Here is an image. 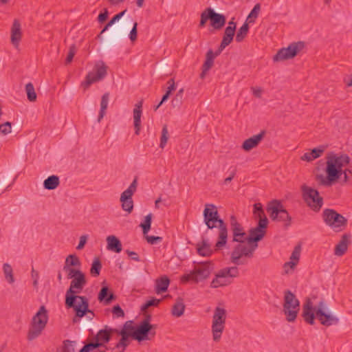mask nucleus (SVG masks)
Listing matches in <instances>:
<instances>
[{
    "label": "nucleus",
    "instance_id": "12",
    "mask_svg": "<svg viewBox=\"0 0 352 352\" xmlns=\"http://www.w3.org/2000/svg\"><path fill=\"white\" fill-rule=\"evenodd\" d=\"M301 190L306 204L314 211H319L322 206L323 199L319 195L318 191L306 185L301 186Z\"/></svg>",
    "mask_w": 352,
    "mask_h": 352
},
{
    "label": "nucleus",
    "instance_id": "24",
    "mask_svg": "<svg viewBox=\"0 0 352 352\" xmlns=\"http://www.w3.org/2000/svg\"><path fill=\"white\" fill-rule=\"evenodd\" d=\"M265 135V131H261L258 134L254 135L245 140L242 144V148L245 151H250L256 147L263 139Z\"/></svg>",
    "mask_w": 352,
    "mask_h": 352
},
{
    "label": "nucleus",
    "instance_id": "25",
    "mask_svg": "<svg viewBox=\"0 0 352 352\" xmlns=\"http://www.w3.org/2000/svg\"><path fill=\"white\" fill-rule=\"evenodd\" d=\"M22 32L21 23L18 19H14L11 28V43L15 47H18L21 40Z\"/></svg>",
    "mask_w": 352,
    "mask_h": 352
},
{
    "label": "nucleus",
    "instance_id": "13",
    "mask_svg": "<svg viewBox=\"0 0 352 352\" xmlns=\"http://www.w3.org/2000/svg\"><path fill=\"white\" fill-rule=\"evenodd\" d=\"M267 211L273 221L285 222L286 226L290 224L291 217L279 201H271L267 206Z\"/></svg>",
    "mask_w": 352,
    "mask_h": 352
},
{
    "label": "nucleus",
    "instance_id": "49",
    "mask_svg": "<svg viewBox=\"0 0 352 352\" xmlns=\"http://www.w3.org/2000/svg\"><path fill=\"white\" fill-rule=\"evenodd\" d=\"M254 214L256 218L258 219V220L262 219L263 218H267L263 210L262 205L260 203H257L254 205Z\"/></svg>",
    "mask_w": 352,
    "mask_h": 352
},
{
    "label": "nucleus",
    "instance_id": "42",
    "mask_svg": "<svg viewBox=\"0 0 352 352\" xmlns=\"http://www.w3.org/2000/svg\"><path fill=\"white\" fill-rule=\"evenodd\" d=\"M3 270L6 280L10 284L13 283L14 282V278L12 266L8 263H4Z\"/></svg>",
    "mask_w": 352,
    "mask_h": 352
},
{
    "label": "nucleus",
    "instance_id": "63",
    "mask_svg": "<svg viewBox=\"0 0 352 352\" xmlns=\"http://www.w3.org/2000/svg\"><path fill=\"white\" fill-rule=\"evenodd\" d=\"M235 173H236L235 170L232 171V173L230 174V175L225 179L224 183L228 184V183L230 182L232 180V179L234 178Z\"/></svg>",
    "mask_w": 352,
    "mask_h": 352
},
{
    "label": "nucleus",
    "instance_id": "39",
    "mask_svg": "<svg viewBox=\"0 0 352 352\" xmlns=\"http://www.w3.org/2000/svg\"><path fill=\"white\" fill-rule=\"evenodd\" d=\"M118 335L121 336V338L116 344L113 350H116V352H124L126 348L129 345L131 342L130 338H131L122 334Z\"/></svg>",
    "mask_w": 352,
    "mask_h": 352
},
{
    "label": "nucleus",
    "instance_id": "32",
    "mask_svg": "<svg viewBox=\"0 0 352 352\" xmlns=\"http://www.w3.org/2000/svg\"><path fill=\"white\" fill-rule=\"evenodd\" d=\"M107 249L116 253H120L122 251V243L120 241L113 235H110L107 237Z\"/></svg>",
    "mask_w": 352,
    "mask_h": 352
},
{
    "label": "nucleus",
    "instance_id": "20",
    "mask_svg": "<svg viewBox=\"0 0 352 352\" xmlns=\"http://www.w3.org/2000/svg\"><path fill=\"white\" fill-rule=\"evenodd\" d=\"M137 188V179H135L130 184L129 188L125 190L120 195V202L122 203V208L123 210L131 213L133 209V201L132 196Z\"/></svg>",
    "mask_w": 352,
    "mask_h": 352
},
{
    "label": "nucleus",
    "instance_id": "9",
    "mask_svg": "<svg viewBox=\"0 0 352 352\" xmlns=\"http://www.w3.org/2000/svg\"><path fill=\"white\" fill-rule=\"evenodd\" d=\"M208 20L210 21V25L217 30H221L226 22V18L223 14L217 13L211 8H208L201 12L199 27H204Z\"/></svg>",
    "mask_w": 352,
    "mask_h": 352
},
{
    "label": "nucleus",
    "instance_id": "50",
    "mask_svg": "<svg viewBox=\"0 0 352 352\" xmlns=\"http://www.w3.org/2000/svg\"><path fill=\"white\" fill-rule=\"evenodd\" d=\"M161 300L155 298L147 300L144 305H142L141 310L145 311L150 307H157Z\"/></svg>",
    "mask_w": 352,
    "mask_h": 352
},
{
    "label": "nucleus",
    "instance_id": "35",
    "mask_svg": "<svg viewBox=\"0 0 352 352\" xmlns=\"http://www.w3.org/2000/svg\"><path fill=\"white\" fill-rule=\"evenodd\" d=\"M197 252L203 256H210L213 253V250L210 244L205 239L197 245Z\"/></svg>",
    "mask_w": 352,
    "mask_h": 352
},
{
    "label": "nucleus",
    "instance_id": "15",
    "mask_svg": "<svg viewBox=\"0 0 352 352\" xmlns=\"http://www.w3.org/2000/svg\"><path fill=\"white\" fill-rule=\"evenodd\" d=\"M325 223L336 231H340L345 226L346 219L333 209H325L322 212Z\"/></svg>",
    "mask_w": 352,
    "mask_h": 352
},
{
    "label": "nucleus",
    "instance_id": "8",
    "mask_svg": "<svg viewBox=\"0 0 352 352\" xmlns=\"http://www.w3.org/2000/svg\"><path fill=\"white\" fill-rule=\"evenodd\" d=\"M239 276V270L236 266L226 267L219 270L210 283L212 288L225 287L230 285L233 279Z\"/></svg>",
    "mask_w": 352,
    "mask_h": 352
},
{
    "label": "nucleus",
    "instance_id": "47",
    "mask_svg": "<svg viewBox=\"0 0 352 352\" xmlns=\"http://www.w3.org/2000/svg\"><path fill=\"white\" fill-rule=\"evenodd\" d=\"M152 221V214L150 213L145 217L144 221L140 224V227L142 228L144 234L148 233L151 229V225Z\"/></svg>",
    "mask_w": 352,
    "mask_h": 352
},
{
    "label": "nucleus",
    "instance_id": "51",
    "mask_svg": "<svg viewBox=\"0 0 352 352\" xmlns=\"http://www.w3.org/2000/svg\"><path fill=\"white\" fill-rule=\"evenodd\" d=\"M12 131V124L10 122H6L0 125V134L6 135Z\"/></svg>",
    "mask_w": 352,
    "mask_h": 352
},
{
    "label": "nucleus",
    "instance_id": "48",
    "mask_svg": "<svg viewBox=\"0 0 352 352\" xmlns=\"http://www.w3.org/2000/svg\"><path fill=\"white\" fill-rule=\"evenodd\" d=\"M126 10H124V11L116 14L107 23V25L104 26V28H103V30L101 31L100 32V34H102V33H104L106 30H108V28L109 27H111V25H113L116 21H119L124 14V13L126 12Z\"/></svg>",
    "mask_w": 352,
    "mask_h": 352
},
{
    "label": "nucleus",
    "instance_id": "31",
    "mask_svg": "<svg viewBox=\"0 0 352 352\" xmlns=\"http://www.w3.org/2000/svg\"><path fill=\"white\" fill-rule=\"evenodd\" d=\"M170 284V279L166 276H162L155 280V291L157 294L167 291Z\"/></svg>",
    "mask_w": 352,
    "mask_h": 352
},
{
    "label": "nucleus",
    "instance_id": "45",
    "mask_svg": "<svg viewBox=\"0 0 352 352\" xmlns=\"http://www.w3.org/2000/svg\"><path fill=\"white\" fill-rule=\"evenodd\" d=\"M260 10H261L260 4L259 3L256 4L247 18V21H248V23H254L255 19L258 17Z\"/></svg>",
    "mask_w": 352,
    "mask_h": 352
},
{
    "label": "nucleus",
    "instance_id": "53",
    "mask_svg": "<svg viewBox=\"0 0 352 352\" xmlns=\"http://www.w3.org/2000/svg\"><path fill=\"white\" fill-rule=\"evenodd\" d=\"M76 52V46L74 45H71L69 47V52H68V54H67V58L65 60L66 64H69L72 61Z\"/></svg>",
    "mask_w": 352,
    "mask_h": 352
},
{
    "label": "nucleus",
    "instance_id": "1",
    "mask_svg": "<svg viewBox=\"0 0 352 352\" xmlns=\"http://www.w3.org/2000/svg\"><path fill=\"white\" fill-rule=\"evenodd\" d=\"M268 224L267 218L258 220L256 228L250 229L248 235V241L246 244H237L232 250L230 254V261L236 265H246L245 258H252L255 250L258 248L259 241L262 240L266 233Z\"/></svg>",
    "mask_w": 352,
    "mask_h": 352
},
{
    "label": "nucleus",
    "instance_id": "2",
    "mask_svg": "<svg viewBox=\"0 0 352 352\" xmlns=\"http://www.w3.org/2000/svg\"><path fill=\"white\" fill-rule=\"evenodd\" d=\"M350 162V158L346 155H338L336 154H331L328 156L326 166L327 177L324 178L320 175V183L324 186H331L332 183L337 181L340 176L344 174V181L348 180V176L346 171H349L346 169L342 170V168L346 166Z\"/></svg>",
    "mask_w": 352,
    "mask_h": 352
},
{
    "label": "nucleus",
    "instance_id": "61",
    "mask_svg": "<svg viewBox=\"0 0 352 352\" xmlns=\"http://www.w3.org/2000/svg\"><path fill=\"white\" fill-rule=\"evenodd\" d=\"M108 17V11L107 9L104 10V12L102 13H100L98 15V20L100 23L104 22Z\"/></svg>",
    "mask_w": 352,
    "mask_h": 352
},
{
    "label": "nucleus",
    "instance_id": "57",
    "mask_svg": "<svg viewBox=\"0 0 352 352\" xmlns=\"http://www.w3.org/2000/svg\"><path fill=\"white\" fill-rule=\"evenodd\" d=\"M137 26L138 23L135 22L133 24V27L132 28V30H131L129 34V38L132 42L136 41L137 39Z\"/></svg>",
    "mask_w": 352,
    "mask_h": 352
},
{
    "label": "nucleus",
    "instance_id": "56",
    "mask_svg": "<svg viewBox=\"0 0 352 352\" xmlns=\"http://www.w3.org/2000/svg\"><path fill=\"white\" fill-rule=\"evenodd\" d=\"M146 239L148 243L153 245L157 243L158 242H161L162 238L160 236H146Z\"/></svg>",
    "mask_w": 352,
    "mask_h": 352
},
{
    "label": "nucleus",
    "instance_id": "18",
    "mask_svg": "<svg viewBox=\"0 0 352 352\" xmlns=\"http://www.w3.org/2000/svg\"><path fill=\"white\" fill-rule=\"evenodd\" d=\"M230 228L231 231L232 242L238 244L248 243V234L244 230L242 225L237 221L234 216H231L230 219Z\"/></svg>",
    "mask_w": 352,
    "mask_h": 352
},
{
    "label": "nucleus",
    "instance_id": "36",
    "mask_svg": "<svg viewBox=\"0 0 352 352\" xmlns=\"http://www.w3.org/2000/svg\"><path fill=\"white\" fill-rule=\"evenodd\" d=\"M324 148L323 147H318L312 149L309 152H307L301 156L300 159L306 162H311L315 159L321 156L323 153Z\"/></svg>",
    "mask_w": 352,
    "mask_h": 352
},
{
    "label": "nucleus",
    "instance_id": "58",
    "mask_svg": "<svg viewBox=\"0 0 352 352\" xmlns=\"http://www.w3.org/2000/svg\"><path fill=\"white\" fill-rule=\"evenodd\" d=\"M251 90L252 91V94L253 95L258 98H261V96H262V94H263V89L261 87H251Z\"/></svg>",
    "mask_w": 352,
    "mask_h": 352
},
{
    "label": "nucleus",
    "instance_id": "14",
    "mask_svg": "<svg viewBox=\"0 0 352 352\" xmlns=\"http://www.w3.org/2000/svg\"><path fill=\"white\" fill-rule=\"evenodd\" d=\"M305 47V43L302 41L294 42L287 47L280 49L274 56V62L283 61L295 57Z\"/></svg>",
    "mask_w": 352,
    "mask_h": 352
},
{
    "label": "nucleus",
    "instance_id": "33",
    "mask_svg": "<svg viewBox=\"0 0 352 352\" xmlns=\"http://www.w3.org/2000/svg\"><path fill=\"white\" fill-rule=\"evenodd\" d=\"M98 298L100 302H103L104 305H108L116 299V296L113 293L109 294V288L105 286L101 288Z\"/></svg>",
    "mask_w": 352,
    "mask_h": 352
},
{
    "label": "nucleus",
    "instance_id": "59",
    "mask_svg": "<svg viewBox=\"0 0 352 352\" xmlns=\"http://www.w3.org/2000/svg\"><path fill=\"white\" fill-rule=\"evenodd\" d=\"M87 235L81 236L80 237V241H79L78 245L76 247V249L77 250H82L84 248L85 243H87Z\"/></svg>",
    "mask_w": 352,
    "mask_h": 352
},
{
    "label": "nucleus",
    "instance_id": "62",
    "mask_svg": "<svg viewBox=\"0 0 352 352\" xmlns=\"http://www.w3.org/2000/svg\"><path fill=\"white\" fill-rule=\"evenodd\" d=\"M171 103L173 107H179L182 103V100L178 98L174 97L171 101Z\"/></svg>",
    "mask_w": 352,
    "mask_h": 352
},
{
    "label": "nucleus",
    "instance_id": "40",
    "mask_svg": "<svg viewBox=\"0 0 352 352\" xmlns=\"http://www.w3.org/2000/svg\"><path fill=\"white\" fill-rule=\"evenodd\" d=\"M60 184L59 177L56 175H51L44 180L43 186L47 190H54Z\"/></svg>",
    "mask_w": 352,
    "mask_h": 352
},
{
    "label": "nucleus",
    "instance_id": "41",
    "mask_svg": "<svg viewBox=\"0 0 352 352\" xmlns=\"http://www.w3.org/2000/svg\"><path fill=\"white\" fill-rule=\"evenodd\" d=\"M249 31V25L248 23L245 22L243 25L236 32L235 40L237 43L242 42L244 38L247 36Z\"/></svg>",
    "mask_w": 352,
    "mask_h": 352
},
{
    "label": "nucleus",
    "instance_id": "7",
    "mask_svg": "<svg viewBox=\"0 0 352 352\" xmlns=\"http://www.w3.org/2000/svg\"><path fill=\"white\" fill-rule=\"evenodd\" d=\"M227 313L224 308L217 307L212 317L211 333L212 340L219 342L226 328Z\"/></svg>",
    "mask_w": 352,
    "mask_h": 352
},
{
    "label": "nucleus",
    "instance_id": "30",
    "mask_svg": "<svg viewBox=\"0 0 352 352\" xmlns=\"http://www.w3.org/2000/svg\"><path fill=\"white\" fill-rule=\"evenodd\" d=\"M216 52L214 53L212 50H209L206 53V60L202 65V72L200 74L201 78H204L206 73L210 69L214 63V59L216 56Z\"/></svg>",
    "mask_w": 352,
    "mask_h": 352
},
{
    "label": "nucleus",
    "instance_id": "6",
    "mask_svg": "<svg viewBox=\"0 0 352 352\" xmlns=\"http://www.w3.org/2000/svg\"><path fill=\"white\" fill-rule=\"evenodd\" d=\"M65 306L67 308H73L76 317L73 319L74 322L78 320L76 318H81L87 314L94 315V312L89 309V301L85 296L78 295H71L65 296Z\"/></svg>",
    "mask_w": 352,
    "mask_h": 352
},
{
    "label": "nucleus",
    "instance_id": "64",
    "mask_svg": "<svg viewBox=\"0 0 352 352\" xmlns=\"http://www.w3.org/2000/svg\"><path fill=\"white\" fill-rule=\"evenodd\" d=\"M184 88H181L176 94V95L175 96V97L176 98H179L180 100H182L183 99V94H184Z\"/></svg>",
    "mask_w": 352,
    "mask_h": 352
},
{
    "label": "nucleus",
    "instance_id": "22",
    "mask_svg": "<svg viewBox=\"0 0 352 352\" xmlns=\"http://www.w3.org/2000/svg\"><path fill=\"white\" fill-rule=\"evenodd\" d=\"M300 256V246H296L294 249V250L290 256L289 261L286 262L283 265L284 273L285 274H292L294 271L296 265H298V263L299 262Z\"/></svg>",
    "mask_w": 352,
    "mask_h": 352
},
{
    "label": "nucleus",
    "instance_id": "16",
    "mask_svg": "<svg viewBox=\"0 0 352 352\" xmlns=\"http://www.w3.org/2000/svg\"><path fill=\"white\" fill-rule=\"evenodd\" d=\"M210 266L211 264L209 263H202L195 267L190 273L183 275L181 280L183 283H186L190 280L198 283L206 279L210 274Z\"/></svg>",
    "mask_w": 352,
    "mask_h": 352
},
{
    "label": "nucleus",
    "instance_id": "26",
    "mask_svg": "<svg viewBox=\"0 0 352 352\" xmlns=\"http://www.w3.org/2000/svg\"><path fill=\"white\" fill-rule=\"evenodd\" d=\"M234 34L235 32L231 27L226 28L221 44L216 52V55H219L221 52L232 43Z\"/></svg>",
    "mask_w": 352,
    "mask_h": 352
},
{
    "label": "nucleus",
    "instance_id": "52",
    "mask_svg": "<svg viewBox=\"0 0 352 352\" xmlns=\"http://www.w3.org/2000/svg\"><path fill=\"white\" fill-rule=\"evenodd\" d=\"M113 315L116 318L124 317V312L119 305H115L111 310Z\"/></svg>",
    "mask_w": 352,
    "mask_h": 352
},
{
    "label": "nucleus",
    "instance_id": "37",
    "mask_svg": "<svg viewBox=\"0 0 352 352\" xmlns=\"http://www.w3.org/2000/svg\"><path fill=\"white\" fill-rule=\"evenodd\" d=\"M185 305L183 302V299L177 298L175 303L173 305L171 310V314L173 316L179 318L182 316L185 310Z\"/></svg>",
    "mask_w": 352,
    "mask_h": 352
},
{
    "label": "nucleus",
    "instance_id": "44",
    "mask_svg": "<svg viewBox=\"0 0 352 352\" xmlns=\"http://www.w3.org/2000/svg\"><path fill=\"white\" fill-rule=\"evenodd\" d=\"M25 91L27 93L28 99L30 102H34L36 100V94L35 92L34 85L32 82H28L25 85Z\"/></svg>",
    "mask_w": 352,
    "mask_h": 352
},
{
    "label": "nucleus",
    "instance_id": "11",
    "mask_svg": "<svg viewBox=\"0 0 352 352\" xmlns=\"http://www.w3.org/2000/svg\"><path fill=\"white\" fill-rule=\"evenodd\" d=\"M67 278L72 279V281L65 296L80 294L87 285L85 274L80 270L70 272L67 274Z\"/></svg>",
    "mask_w": 352,
    "mask_h": 352
},
{
    "label": "nucleus",
    "instance_id": "38",
    "mask_svg": "<svg viewBox=\"0 0 352 352\" xmlns=\"http://www.w3.org/2000/svg\"><path fill=\"white\" fill-rule=\"evenodd\" d=\"M109 99V93L104 94L101 98L100 110L99 111V114H98V122H100V121L102 120V119L104 118V116L106 114V110L108 107Z\"/></svg>",
    "mask_w": 352,
    "mask_h": 352
},
{
    "label": "nucleus",
    "instance_id": "54",
    "mask_svg": "<svg viewBox=\"0 0 352 352\" xmlns=\"http://www.w3.org/2000/svg\"><path fill=\"white\" fill-rule=\"evenodd\" d=\"M63 352H74V342L66 340L64 342Z\"/></svg>",
    "mask_w": 352,
    "mask_h": 352
},
{
    "label": "nucleus",
    "instance_id": "17",
    "mask_svg": "<svg viewBox=\"0 0 352 352\" xmlns=\"http://www.w3.org/2000/svg\"><path fill=\"white\" fill-rule=\"evenodd\" d=\"M107 66L103 61L97 62L94 65L93 71L87 74L85 80L82 82L81 85L85 89H87L91 84L104 79L107 74Z\"/></svg>",
    "mask_w": 352,
    "mask_h": 352
},
{
    "label": "nucleus",
    "instance_id": "19",
    "mask_svg": "<svg viewBox=\"0 0 352 352\" xmlns=\"http://www.w3.org/2000/svg\"><path fill=\"white\" fill-rule=\"evenodd\" d=\"M156 324H148L146 322H141L136 327L135 340L142 342L152 340L156 334Z\"/></svg>",
    "mask_w": 352,
    "mask_h": 352
},
{
    "label": "nucleus",
    "instance_id": "60",
    "mask_svg": "<svg viewBox=\"0 0 352 352\" xmlns=\"http://www.w3.org/2000/svg\"><path fill=\"white\" fill-rule=\"evenodd\" d=\"M126 253L128 254L129 256L131 258L132 260L135 261H140V257L136 252L127 250H126Z\"/></svg>",
    "mask_w": 352,
    "mask_h": 352
},
{
    "label": "nucleus",
    "instance_id": "4",
    "mask_svg": "<svg viewBox=\"0 0 352 352\" xmlns=\"http://www.w3.org/2000/svg\"><path fill=\"white\" fill-rule=\"evenodd\" d=\"M326 307L323 301H320L317 307H314L310 299H307L303 305L302 317L306 322L314 324L315 317L322 325L329 327L336 324L339 320L336 316L325 312Z\"/></svg>",
    "mask_w": 352,
    "mask_h": 352
},
{
    "label": "nucleus",
    "instance_id": "27",
    "mask_svg": "<svg viewBox=\"0 0 352 352\" xmlns=\"http://www.w3.org/2000/svg\"><path fill=\"white\" fill-rule=\"evenodd\" d=\"M142 100H140L138 103H136L135 104V108L133 109V124L135 128V133L136 135L140 134V131L141 129V116L142 114Z\"/></svg>",
    "mask_w": 352,
    "mask_h": 352
},
{
    "label": "nucleus",
    "instance_id": "3",
    "mask_svg": "<svg viewBox=\"0 0 352 352\" xmlns=\"http://www.w3.org/2000/svg\"><path fill=\"white\" fill-rule=\"evenodd\" d=\"M204 219L208 229L219 228L218 240L215 244L217 250H221L228 242V228L224 221L219 217L217 207L206 204L204 211Z\"/></svg>",
    "mask_w": 352,
    "mask_h": 352
},
{
    "label": "nucleus",
    "instance_id": "21",
    "mask_svg": "<svg viewBox=\"0 0 352 352\" xmlns=\"http://www.w3.org/2000/svg\"><path fill=\"white\" fill-rule=\"evenodd\" d=\"M115 331L116 329L105 325L104 329L99 330L96 335L94 338L95 341L93 342L101 344L99 347L102 349V352H106L108 350L106 344L110 341L111 335L116 333Z\"/></svg>",
    "mask_w": 352,
    "mask_h": 352
},
{
    "label": "nucleus",
    "instance_id": "5",
    "mask_svg": "<svg viewBox=\"0 0 352 352\" xmlns=\"http://www.w3.org/2000/svg\"><path fill=\"white\" fill-rule=\"evenodd\" d=\"M48 321L47 311L45 306H41L33 316L28 332L27 338L32 341L41 335Z\"/></svg>",
    "mask_w": 352,
    "mask_h": 352
},
{
    "label": "nucleus",
    "instance_id": "28",
    "mask_svg": "<svg viewBox=\"0 0 352 352\" xmlns=\"http://www.w3.org/2000/svg\"><path fill=\"white\" fill-rule=\"evenodd\" d=\"M351 235L344 234L342 236L340 241L336 245L334 254L338 256H343L347 251L350 243Z\"/></svg>",
    "mask_w": 352,
    "mask_h": 352
},
{
    "label": "nucleus",
    "instance_id": "29",
    "mask_svg": "<svg viewBox=\"0 0 352 352\" xmlns=\"http://www.w3.org/2000/svg\"><path fill=\"white\" fill-rule=\"evenodd\" d=\"M136 327L132 320H128L123 324L122 329L118 330L116 329V334H122L135 340Z\"/></svg>",
    "mask_w": 352,
    "mask_h": 352
},
{
    "label": "nucleus",
    "instance_id": "23",
    "mask_svg": "<svg viewBox=\"0 0 352 352\" xmlns=\"http://www.w3.org/2000/svg\"><path fill=\"white\" fill-rule=\"evenodd\" d=\"M80 265L79 258L75 254H69L65 259L63 270L67 274L73 270H80Z\"/></svg>",
    "mask_w": 352,
    "mask_h": 352
},
{
    "label": "nucleus",
    "instance_id": "34",
    "mask_svg": "<svg viewBox=\"0 0 352 352\" xmlns=\"http://www.w3.org/2000/svg\"><path fill=\"white\" fill-rule=\"evenodd\" d=\"M98 298L100 302H103L104 305H108L116 299V296L113 293L109 294V288L105 286L101 288Z\"/></svg>",
    "mask_w": 352,
    "mask_h": 352
},
{
    "label": "nucleus",
    "instance_id": "55",
    "mask_svg": "<svg viewBox=\"0 0 352 352\" xmlns=\"http://www.w3.org/2000/svg\"><path fill=\"white\" fill-rule=\"evenodd\" d=\"M31 277L33 280V286L36 288L38 284L39 274L33 267L31 271Z\"/></svg>",
    "mask_w": 352,
    "mask_h": 352
},
{
    "label": "nucleus",
    "instance_id": "10",
    "mask_svg": "<svg viewBox=\"0 0 352 352\" xmlns=\"http://www.w3.org/2000/svg\"><path fill=\"white\" fill-rule=\"evenodd\" d=\"M300 309L299 300L289 290L285 292L283 311L288 322H294Z\"/></svg>",
    "mask_w": 352,
    "mask_h": 352
},
{
    "label": "nucleus",
    "instance_id": "43",
    "mask_svg": "<svg viewBox=\"0 0 352 352\" xmlns=\"http://www.w3.org/2000/svg\"><path fill=\"white\" fill-rule=\"evenodd\" d=\"M101 268L102 265L100 260L98 258L94 259L90 269L91 274L94 277L98 276L100 275Z\"/></svg>",
    "mask_w": 352,
    "mask_h": 352
},
{
    "label": "nucleus",
    "instance_id": "46",
    "mask_svg": "<svg viewBox=\"0 0 352 352\" xmlns=\"http://www.w3.org/2000/svg\"><path fill=\"white\" fill-rule=\"evenodd\" d=\"M169 138V134L168 127L166 125H164L162 129V135L160 138V147L164 148Z\"/></svg>",
    "mask_w": 352,
    "mask_h": 352
}]
</instances>
